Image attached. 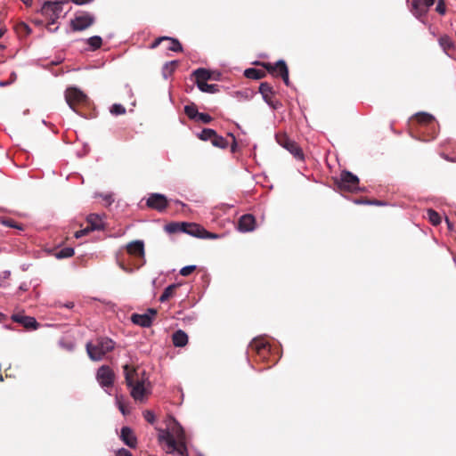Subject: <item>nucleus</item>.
<instances>
[{
  "label": "nucleus",
  "mask_w": 456,
  "mask_h": 456,
  "mask_svg": "<svg viewBox=\"0 0 456 456\" xmlns=\"http://www.w3.org/2000/svg\"><path fill=\"white\" fill-rule=\"evenodd\" d=\"M211 143L214 147L220 148V149H225L228 147V141L223 137L222 135H218L216 134L214 138L211 141Z\"/></svg>",
  "instance_id": "obj_30"
},
{
  "label": "nucleus",
  "mask_w": 456,
  "mask_h": 456,
  "mask_svg": "<svg viewBox=\"0 0 456 456\" xmlns=\"http://www.w3.org/2000/svg\"><path fill=\"white\" fill-rule=\"evenodd\" d=\"M119 438L129 448H136L137 437L131 428L123 427L120 430Z\"/></svg>",
  "instance_id": "obj_15"
},
{
  "label": "nucleus",
  "mask_w": 456,
  "mask_h": 456,
  "mask_svg": "<svg viewBox=\"0 0 456 456\" xmlns=\"http://www.w3.org/2000/svg\"><path fill=\"white\" fill-rule=\"evenodd\" d=\"M143 383V379L137 380L136 383L133 384L131 387H128L130 388L131 396L135 401H142L144 398L145 388Z\"/></svg>",
  "instance_id": "obj_20"
},
{
  "label": "nucleus",
  "mask_w": 456,
  "mask_h": 456,
  "mask_svg": "<svg viewBox=\"0 0 456 456\" xmlns=\"http://www.w3.org/2000/svg\"><path fill=\"white\" fill-rule=\"evenodd\" d=\"M110 111L114 116H119L126 113V108L120 103H114Z\"/></svg>",
  "instance_id": "obj_39"
},
{
  "label": "nucleus",
  "mask_w": 456,
  "mask_h": 456,
  "mask_svg": "<svg viewBox=\"0 0 456 456\" xmlns=\"http://www.w3.org/2000/svg\"><path fill=\"white\" fill-rule=\"evenodd\" d=\"M65 100L69 107L75 112L76 104L84 103L87 100V96L77 87H69L65 92Z\"/></svg>",
  "instance_id": "obj_10"
},
{
  "label": "nucleus",
  "mask_w": 456,
  "mask_h": 456,
  "mask_svg": "<svg viewBox=\"0 0 456 456\" xmlns=\"http://www.w3.org/2000/svg\"><path fill=\"white\" fill-rule=\"evenodd\" d=\"M175 203L176 205H181V206H183V207H185V204H184V203H183V202H182L181 200H175Z\"/></svg>",
  "instance_id": "obj_64"
},
{
  "label": "nucleus",
  "mask_w": 456,
  "mask_h": 456,
  "mask_svg": "<svg viewBox=\"0 0 456 456\" xmlns=\"http://www.w3.org/2000/svg\"><path fill=\"white\" fill-rule=\"evenodd\" d=\"M167 38H168V37H158L157 39H155V40L151 43V45L150 48H151V49H155V48H157L162 41H165V40H166V39H167Z\"/></svg>",
  "instance_id": "obj_48"
},
{
  "label": "nucleus",
  "mask_w": 456,
  "mask_h": 456,
  "mask_svg": "<svg viewBox=\"0 0 456 456\" xmlns=\"http://www.w3.org/2000/svg\"><path fill=\"white\" fill-rule=\"evenodd\" d=\"M74 255V248L66 247L57 251L54 256L57 259H63L71 257Z\"/></svg>",
  "instance_id": "obj_33"
},
{
  "label": "nucleus",
  "mask_w": 456,
  "mask_h": 456,
  "mask_svg": "<svg viewBox=\"0 0 456 456\" xmlns=\"http://www.w3.org/2000/svg\"><path fill=\"white\" fill-rule=\"evenodd\" d=\"M116 456H133V454L125 448H120L116 452Z\"/></svg>",
  "instance_id": "obj_51"
},
{
  "label": "nucleus",
  "mask_w": 456,
  "mask_h": 456,
  "mask_svg": "<svg viewBox=\"0 0 456 456\" xmlns=\"http://www.w3.org/2000/svg\"><path fill=\"white\" fill-rule=\"evenodd\" d=\"M203 227L197 224H190L189 228L185 231L186 234L196 238H201Z\"/></svg>",
  "instance_id": "obj_29"
},
{
  "label": "nucleus",
  "mask_w": 456,
  "mask_h": 456,
  "mask_svg": "<svg viewBox=\"0 0 456 456\" xmlns=\"http://www.w3.org/2000/svg\"><path fill=\"white\" fill-rule=\"evenodd\" d=\"M428 220L433 225H438L441 223L440 215L434 209H428L427 211Z\"/></svg>",
  "instance_id": "obj_36"
},
{
  "label": "nucleus",
  "mask_w": 456,
  "mask_h": 456,
  "mask_svg": "<svg viewBox=\"0 0 456 456\" xmlns=\"http://www.w3.org/2000/svg\"><path fill=\"white\" fill-rule=\"evenodd\" d=\"M146 205L150 208L162 212L167 208L168 200L164 194L155 192L149 195Z\"/></svg>",
  "instance_id": "obj_12"
},
{
  "label": "nucleus",
  "mask_w": 456,
  "mask_h": 456,
  "mask_svg": "<svg viewBox=\"0 0 456 456\" xmlns=\"http://www.w3.org/2000/svg\"><path fill=\"white\" fill-rule=\"evenodd\" d=\"M428 8L425 6L421 0H412L411 4V12L421 22H425L423 18L427 15Z\"/></svg>",
  "instance_id": "obj_18"
},
{
  "label": "nucleus",
  "mask_w": 456,
  "mask_h": 456,
  "mask_svg": "<svg viewBox=\"0 0 456 456\" xmlns=\"http://www.w3.org/2000/svg\"><path fill=\"white\" fill-rule=\"evenodd\" d=\"M127 252L134 256V257H140L144 259V243L142 240H136L134 241H131L126 246Z\"/></svg>",
  "instance_id": "obj_17"
},
{
  "label": "nucleus",
  "mask_w": 456,
  "mask_h": 456,
  "mask_svg": "<svg viewBox=\"0 0 456 456\" xmlns=\"http://www.w3.org/2000/svg\"><path fill=\"white\" fill-rule=\"evenodd\" d=\"M69 2V0H58V1H53V3H57V4H60V6L61 8L63 9V5L68 4Z\"/></svg>",
  "instance_id": "obj_58"
},
{
  "label": "nucleus",
  "mask_w": 456,
  "mask_h": 456,
  "mask_svg": "<svg viewBox=\"0 0 456 456\" xmlns=\"http://www.w3.org/2000/svg\"><path fill=\"white\" fill-rule=\"evenodd\" d=\"M65 307L69 308V309H71L73 308L74 306V303L73 302H68L64 305Z\"/></svg>",
  "instance_id": "obj_60"
},
{
  "label": "nucleus",
  "mask_w": 456,
  "mask_h": 456,
  "mask_svg": "<svg viewBox=\"0 0 456 456\" xmlns=\"http://www.w3.org/2000/svg\"><path fill=\"white\" fill-rule=\"evenodd\" d=\"M88 227L91 231H102L105 228V224L102 216L98 214H90L86 217Z\"/></svg>",
  "instance_id": "obj_19"
},
{
  "label": "nucleus",
  "mask_w": 456,
  "mask_h": 456,
  "mask_svg": "<svg viewBox=\"0 0 456 456\" xmlns=\"http://www.w3.org/2000/svg\"><path fill=\"white\" fill-rule=\"evenodd\" d=\"M115 342L109 338H99L94 343L86 344V352L93 361H101L103 356L113 350Z\"/></svg>",
  "instance_id": "obj_1"
},
{
  "label": "nucleus",
  "mask_w": 456,
  "mask_h": 456,
  "mask_svg": "<svg viewBox=\"0 0 456 456\" xmlns=\"http://www.w3.org/2000/svg\"><path fill=\"white\" fill-rule=\"evenodd\" d=\"M143 417L145 420L151 424H153L156 419L155 414L151 411H145L143 412Z\"/></svg>",
  "instance_id": "obj_45"
},
{
  "label": "nucleus",
  "mask_w": 456,
  "mask_h": 456,
  "mask_svg": "<svg viewBox=\"0 0 456 456\" xmlns=\"http://www.w3.org/2000/svg\"><path fill=\"white\" fill-rule=\"evenodd\" d=\"M367 200H354V203L355 204H364V201H366Z\"/></svg>",
  "instance_id": "obj_62"
},
{
  "label": "nucleus",
  "mask_w": 456,
  "mask_h": 456,
  "mask_svg": "<svg viewBox=\"0 0 456 456\" xmlns=\"http://www.w3.org/2000/svg\"><path fill=\"white\" fill-rule=\"evenodd\" d=\"M436 0H421V3L429 9L435 4Z\"/></svg>",
  "instance_id": "obj_56"
},
{
  "label": "nucleus",
  "mask_w": 456,
  "mask_h": 456,
  "mask_svg": "<svg viewBox=\"0 0 456 456\" xmlns=\"http://www.w3.org/2000/svg\"><path fill=\"white\" fill-rule=\"evenodd\" d=\"M278 143L286 149L297 160H304V153L299 145L287 135L277 136Z\"/></svg>",
  "instance_id": "obj_9"
},
{
  "label": "nucleus",
  "mask_w": 456,
  "mask_h": 456,
  "mask_svg": "<svg viewBox=\"0 0 456 456\" xmlns=\"http://www.w3.org/2000/svg\"><path fill=\"white\" fill-rule=\"evenodd\" d=\"M169 429L173 437L176 441V453L181 456H188V449L186 445V435L182 425L175 419L170 421Z\"/></svg>",
  "instance_id": "obj_3"
},
{
  "label": "nucleus",
  "mask_w": 456,
  "mask_h": 456,
  "mask_svg": "<svg viewBox=\"0 0 456 456\" xmlns=\"http://www.w3.org/2000/svg\"><path fill=\"white\" fill-rule=\"evenodd\" d=\"M91 231V229H89V227L87 226L86 228L85 229H82V230H79V231H77L75 232V237L77 239H79V238H82L83 236L86 235L87 233H89Z\"/></svg>",
  "instance_id": "obj_47"
},
{
  "label": "nucleus",
  "mask_w": 456,
  "mask_h": 456,
  "mask_svg": "<svg viewBox=\"0 0 456 456\" xmlns=\"http://www.w3.org/2000/svg\"><path fill=\"white\" fill-rule=\"evenodd\" d=\"M93 1L94 0H71V2L77 5H85V4L92 3Z\"/></svg>",
  "instance_id": "obj_55"
},
{
  "label": "nucleus",
  "mask_w": 456,
  "mask_h": 456,
  "mask_svg": "<svg viewBox=\"0 0 456 456\" xmlns=\"http://www.w3.org/2000/svg\"><path fill=\"white\" fill-rule=\"evenodd\" d=\"M165 230L169 233L179 232L178 223H170L165 226Z\"/></svg>",
  "instance_id": "obj_42"
},
{
  "label": "nucleus",
  "mask_w": 456,
  "mask_h": 456,
  "mask_svg": "<svg viewBox=\"0 0 456 456\" xmlns=\"http://www.w3.org/2000/svg\"><path fill=\"white\" fill-rule=\"evenodd\" d=\"M436 11L441 14L444 15L446 12V7L444 0H438L436 7Z\"/></svg>",
  "instance_id": "obj_44"
},
{
  "label": "nucleus",
  "mask_w": 456,
  "mask_h": 456,
  "mask_svg": "<svg viewBox=\"0 0 456 456\" xmlns=\"http://www.w3.org/2000/svg\"><path fill=\"white\" fill-rule=\"evenodd\" d=\"M23 320L24 321H23L22 325L27 329L36 330L38 327V323L34 317L25 316V318H23Z\"/></svg>",
  "instance_id": "obj_38"
},
{
  "label": "nucleus",
  "mask_w": 456,
  "mask_h": 456,
  "mask_svg": "<svg viewBox=\"0 0 456 456\" xmlns=\"http://www.w3.org/2000/svg\"><path fill=\"white\" fill-rule=\"evenodd\" d=\"M172 341L175 346L183 347L188 343V335L182 330H177L173 333Z\"/></svg>",
  "instance_id": "obj_22"
},
{
  "label": "nucleus",
  "mask_w": 456,
  "mask_h": 456,
  "mask_svg": "<svg viewBox=\"0 0 456 456\" xmlns=\"http://www.w3.org/2000/svg\"><path fill=\"white\" fill-rule=\"evenodd\" d=\"M11 77H12V79H11L10 81H12V83L13 81H15V80H16L17 76H16V74H15L14 72H12V73L11 74Z\"/></svg>",
  "instance_id": "obj_63"
},
{
  "label": "nucleus",
  "mask_w": 456,
  "mask_h": 456,
  "mask_svg": "<svg viewBox=\"0 0 456 456\" xmlns=\"http://www.w3.org/2000/svg\"><path fill=\"white\" fill-rule=\"evenodd\" d=\"M197 87L203 93L208 94H216L219 92V86L216 84H208L206 82H199L197 83Z\"/></svg>",
  "instance_id": "obj_25"
},
{
  "label": "nucleus",
  "mask_w": 456,
  "mask_h": 456,
  "mask_svg": "<svg viewBox=\"0 0 456 456\" xmlns=\"http://www.w3.org/2000/svg\"><path fill=\"white\" fill-rule=\"evenodd\" d=\"M123 372L127 387H131L133 384L136 383L137 380H140L138 378L137 370L129 366L128 364L123 366Z\"/></svg>",
  "instance_id": "obj_21"
},
{
  "label": "nucleus",
  "mask_w": 456,
  "mask_h": 456,
  "mask_svg": "<svg viewBox=\"0 0 456 456\" xmlns=\"http://www.w3.org/2000/svg\"><path fill=\"white\" fill-rule=\"evenodd\" d=\"M184 112L187 117L191 120H197L199 111L195 104H189L184 106Z\"/></svg>",
  "instance_id": "obj_31"
},
{
  "label": "nucleus",
  "mask_w": 456,
  "mask_h": 456,
  "mask_svg": "<svg viewBox=\"0 0 456 456\" xmlns=\"http://www.w3.org/2000/svg\"><path fill=\"white\" fill-rule=\"evenodd\" d=\"M256 220L250 214L243 215L238 222V230L241 232H252L255 229Z\"/></svg>",
  "instance_id": "obj_16"
},
{
  "label": "nucleus",
  "mask_w": 456,
  "mask_h": 456,
  "mask_svg": "<svg viewBox=\"0 0 456 456\" xmlns=\"http://www.w3.org/2000/svg\"><path fill=\"white\" fill-rule=\"evenodd\" d=\"M88 45L90 46L91 50L95 51L99 48H101L102 45V39L100 36H93L86 40Z\"/></svg>",
  "instance_id": "obj_32"
},
{
  "label": "nucleus",
  "mask_w": 456,
  "mask_h": 456,
  "mask_svg": "<svg viewBox=\"0 0 456 456\" xmlns=\"http://www.w3.org/2000/svg\"><path fill=\"white\" fill-rule=\"evenodd\" d=\"M96 380L100 387L109 395H112V390L116 375L112 369L108 365H102L96 372Z\"/></svg>",
  "instance_id": "obj_2"
},
{
  "label": "nucleus",
  "mask_w": 456,
  "mask_h": 456,
  "mask_svg": "<svg viewBox=\"0 0 456 456\" xmlns=\"http://www.w3.org/2000/svg\"><path fill=\"white\" fill-rule=\"evenodd\" d=\"M156 314V309L148 308L144 314H133L131 316V321L135 325L142 328H149L151 326L153 318Z\"/></svg>",
  "instance_id": "obj_11"
},
{
  "label": "nucleus",
  "mask_w": 456,
  "mask_h": 456,
  "mask_svg": "<svg viewBox=\"0 0 456 456\" xmlns=\"http://www.w3.org/2000/svg\"><path fill=\"white\" fill-rule=\"evenodd\" d=\"M95 18L93 14L81 12L76 14L75 18L71 20L70 26L74 31H83L91 27L94 23Z\"/></svg>",
  "instance_id": "obj_7"
},
{
  "label": "nucleus",
  "mask_w": 456,
  "mask_h": 456,
  "mask_svg": "<svg viewBox=\"0 0 456 456\" xmlns=\"http://www.w3.org/2000/svg\"><path fill=\"white\" fill-rule=\"evenodd\" d=\"M248 349L250 351H255L263 361L269 360L270 357H273V364H275L280 359L279 355L274 357L275 354L273 352L272 346L265 340L264 338H254L250 342Z\"/></svg>",
  "instance_id": "obj_4"
},
{
  "label": "nucleus",
  "mask_w": 456,
  "mask_h": 456,
  "mask_svg": "<svg viewBox=\"0 0 456 456\" xmlns=\"http://www.w3.org/2000/svg\"><path fill=\"white\" fill-rule=\"evenodd\" d=\"M359 183L358 176L346 170L342 171L339 178L337 180V185L339 190L349 192L363 191V189L359 187Z\"/></svg>",
  "instance_id": "obj_5"
},
{
  "label": "nucleus",
  "mask_w": 456,
  "mask_h": 456,
  "mask_svg": "<svg viewBox=\"0 0 456 456\" xmlns=\"http://www.w3.org/2000/svg\"><path fill=\"white\" fill-rule=\"evenodd\" d=\"M158 440L159 443H165L167 446V453L176 452L177 444L175 439L170 432L169 427L167 429H159Z\"/></svg>",
  "instance_id": "obj_13"
},
{
  "label": "nucleus",
  "mask_w": 456,
  "mask_h": 456,
  "mask_svg": "<svg viewBox=\"0 0 456 456\" xmlns=\"http://www.w3.org/2000/svg\"><path fill=\"white\" fill-rule=\"evenodd\" d=\"M2 224H3L4 225H5V226H8V227H12V228H18V229H20V227L18 224H16L13 222V220H12V219H4V220L2 221Z\"/></svg>",
  "instance_id": "obj_50"
},
{
  "label": "nucleus",
  "mask_w": 456,
  "mask_h": 456,
  "mask_svg": "<svg viewBox=\"0 0 456 456\" xmlns=\"http://www.w3.org/2000/svg\"><path fill=\"white\" fill-rule=\"evenodd\" d=\"M196 121H200L204 124H208L212 121V117L208 113L200 112Z\"/></svg>",
  "instance_id": "obj_41"
},
{
  "label": "nucleus",
  "mask_w": 456,
  "mask_h": 456,
  "mask_svg": "<svg viewBox=\"0 0 456 456\" xmlns=\"http://www.w3.org/2000/svg\"><path fill=\"white\" fill-rule=\"evenodd\" d=\"M259 93L262 94L263 100L266 104H268L272 109L277 110L281 103L278 101H273V87L267 83L263 82L259 86Z\"/></svg>",
  "instance_id": "obj_14"
},
{
  "label": "nucleus",
  "mask_w": 456,
  "mask_h": 456,
  "mask_svg": "<svg viewBox=\"0 0 456 456\" xmlns=\"http://www.w3.org/2000/svg\"><path fill=\"white\" fill-rule=\"evenodd\" d=\"M445 222H446V224H447V225H448V228H449L450 230H452V224L450 222V220L448 219V217H446V218H445Z\"/></svg>",
  "instance_id": "obj_61"
},
{
  "label": "nucleus",
  "mask_w": 456,
  "mask_h": 456,
  "mask_svg": "<svg viewBox=\"0 0 456 456\" xmlns=\"http://www.w3.org/2000/svg\"><path fill=\"white\" fill-rule=\"evenodd\" d=\"M165 41L169 42V45L167 47V50L173 51V52H182L183 51V46H182L181 43L176 38L168 37V38L166 39Z\"/></svg>",
  "instance_id": "obj_34"
},
{
  "label": "nucleus",
  "mask_w": 456,
  "mask_h": 456,
  "mask_svg": "<svg viewBox=\"0 0 456 456\" xmlns=\"http://www.w3.org/2000/svg\"><path fill=\"white\" fill-rule=\"evenodd\" d=\"M41 13L49 20V24H54L56 20L61 16L63 9L61 8L60 4L52 1H45L41 8Z\"/></svg>",
  "instance_id": "obj_8"
},
{
  "label": "nucleus",
  "mask_w": 456,
  "mask_h": 456,
  "mask_svg": "<svg viewBox=\"0 0 456 456\" xmlns=\"http://www.w3.org/2000/svg\"><path fill=\"white\" fill-rule=\"evenodd\" d=\"M116 404L118 407V410L121 411V413L123 415H126V411L125 406L123 405L122 402L120 401V397L118 395H116Z\"/></svg>",
  "instance_id": "obj_49"
},
{
  "label": "nucleus",
  "mask_w": 456,
  "mask_h": 456,
  "mask_svg": "<svg viewBox=\"0 0 456 456\" xmlns=\"http://www.w3.org/2000/svg\"><path fill=\"white\" fill-rule=\"evenodd\" d=\"M118 265H119V267H120L123 271H125L126 273H131L133 272V269H132V268H129V267L126 266V265H125L124 264H122V263H119V264H118Z\"/></svg>",
  "instance_id": "obj_57"
},
{
  "label": "nucleus",
  "mask_w": 456,
  "mask_h": 456,
  "mask_svg": "<svg viewBox=\"0 0 456 456\" xmlns=\"http://www.w3.org/2000/svg\"><path fill=\"white\" fill-rule=\"evenodd\" d=\"M177 287L176 284L168 285L163 291L162 295L159 297L160 302L167 301L170 297L173 296L175 289Z\"/></svg>",
  "instance_id": "obj_37"
},
{
  "label": "nucleus",
  "mask_w": 456,
  "mask_h": 456,
  "mask_svg": "<svg viewBox=\"0 0 456 456\" xmlns=\"http://www.w3.org/2000/svg\"><path fill=\"white\" fill-rule=\"evenodd\" d=\"M438 43L445 53L447 50L452 49L455 45L454 41L447 35L442 36Z\"/></svg>",
  "instance_id": "obj_27"
},
{
  "label": "nucleus",
  "mask_w": 456,
  "mask_h": 456,
  "mask_svg": "<svg viewBox=\"0 0 456 456\" xmlns=\"http://www.w3.org/2000/svg\"><path fill=\"white\" fill-rule=\"evenodd\" d=\"M256 64L262 65L269 73L273 74L276 70L279 71L284 84L289 86L290 82L289 78V69L284 60H279L275 63L271 62H256Z\"/></svg>",
  "instance_id": "obj_6"
},
{
  "label": "nucleus",
  "mask_w": 456,
  "mask_h": 456,
  "mask_svg": "<svg viewBox=\"0 0 456 456\" xmlns=\"http://www.w3.org/2000/svg\"><path fill=\"white\" fill-rule=\"evenodd\" d=\"M416 117L420 123L428 125L435 132L436 124L434 116L427 112H420L417 113Z\"/></svg>",
  "instance_id": "obj_23"
},
{
  "label": "nucleus",
  "mask_w": 456,
  "mask_h": 456,
  "mask_svg": "<svg viewBox=\"0 0 456 456\" xmlns=\"http://www.w3.org/2000/svg\"><path fill=\"white\" fill-rule=\"evenodd\" d=\"M26 315H20V314H13L12 316V320L15 322H18V323H20L22 324L23 323V318H25Z\"/></svg>",
  "instance_id": "obj_54"
},
{
  "label": "nucleus",
  "mask_w": 456,
  "mask_h": 456,
  "mask_svg": "<svg viewBox=\"0 0 456 456\" xmlns=\"http://www.w3.org/2000/svg\"><path fill=\"white\" fill-rule=\"evenodd\" d=\"M192 75L196 78V82H195L196 84L199 82H206L211 78V72L208 69H204V68H199V69H195L193 71Z\"/></svg>",
  "instance_id": "obj_24"
},
{
  "label": "nucleus",
  "mask_w": 456,
  "mask_h": 456,
  "mask_svg": "<svg viewBox=\"0 0 456 456\" xmlns=\"http://www.w3.org/2000/svg\"><path fill=\"white\" fill-rule=\"evenodd\" d=\"M265 75L264 71L254 68H248L244 71V76L250 79H261Z\"/></svg>",
  "instance_id": "obj_26"
},
{
  "label": "nucleus",
  "mask_w": 456,
  "mask_h": 456,
  "mask_svg": "<svg viewBox=\"0 0 456 456\" xmlns=\"http://www.w3.org/2000/svg\"><path fill=\"white\" fill-rule=\"evenodd\" d=\"M178 64L177 61H171L166 62L162 68V76L165 79H167L175 70V67Z\"/></svg>",
  "instance_id": "obj_28"
},
{
  "label": "nucleus",
  "mask_w": 456,
  "mask_h": 456,
  "mask_svg": "<svg viewBox=\"0 0 456 456\" xmlns=\"http://www.w3.org/2000/svg\"><path fill=\"white\" fill-rule=\"evenodd\" d=\"M216 132L214 129L211 128H204L202 131L198 134V137L202 141H212L214 136L216 135Z\"/></svg>",
  "instance_id": "obj_35"
},
{
  "label": "nucleus",
  "mask_w": 456,
  "mask_h": 456,
  "mask_svg": "<svg viewBox=\"0 0 456 456\" xmlns=\"http://www.w3.org/2000/svg\"><path fill=\"white\" fill-rule=\"evenodd\" d=\"M11 84H12V81H9V80H1L0 81V86L1 87L7 86H9Z\"/></svg>",
  "instance_id": "obj_59"
},
{
  "label": "nucleus",
  "mask_w": 456,
  "mask_h": 456,
  "mask_svg": "<svg viewBox=\"0 0 456 456\" xmlns=\"http://www.w3.org/2000/svg\"><path fill=\"white\" fill-rule=\"evenodd\" d=\"M195 269H196V265H190L183 266L180 270V274L183 275V276H188Z\"/></svg>",
  "instance_id": "obj_43"
},
{
  "label": "nucleus",
  "mask_w": 456,
  "mask_h": 456,
  "mask_svg": "<svg viewBox=\"0 0 456 456\" xmlns=\"http://www.w3.org/2000/svg\"><path fill=\"white\" fill-rule=\"evenodd\" d=\"M219 237H220L219 234L208 232L207 230H205L203 228L202 235H201L200 239H218Z\"/></svg>",
  "instance_id": "obj_46"
},
{
  "label": "nucleus",
  "mask_w": 456,
  "mask_h": 456,
  "mask_svg": "<svg viewBox=\"0 0 456 456\" xmlns=\"http://www.w3.org/2000/svg\"><path fill=\"white\" fill-rule=\"evenodd\" d=\"M95 197H101L107 206L111 205L114 201L112 193H95Z\"/></svg>",
  "instance_id": "obj_40"
},
{
  "label": "nucleus",
  "mask_w": 456,
  "mask_h": 456,
  "mask_svg": "<svg viewBox=\"0 0 456 456\" xmlns=\"http://www.w3.org/2000/svg\"><path fill=\"white\" fill-rule=\"evenodd\" d=\"M179 225V232L185 233V231L188 230L190 224L189 223H178Z\"/></svg>",
  "instance_id": "obj_53"
},
{
  "label": "nucleus",
  "mask_w": 456,
  "mask_h": 456,
  "mask_svg": "<svg viewBox=\"0 0 456 456\" xmlns=\"http://www.w3.org/2000/svg\"><path fill=\"white\" fill-rule=\"evenodd\" d=\"M364 205L385 206V205H387V203L384 201H381V200H374L364 201Z\"/></svg>",
  "instance_id": "obj_52"
}]
</instances>
